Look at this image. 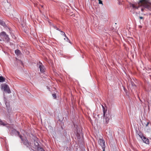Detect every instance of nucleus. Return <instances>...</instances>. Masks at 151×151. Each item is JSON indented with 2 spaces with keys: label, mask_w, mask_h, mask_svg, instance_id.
Masks as SVG:
<instances>
[{
  "label": "nucleus",
  "mask_w": 151,
  "mask_h": 151,
  "mask_svg": "<svg viewBox=\"0 0 151 151\" xmlns=\"http://www.w3.org/2000/svg\"><path fill=\"white\" fill-rule=\"evenodd\" d=\"M150 0H139L138 3L130 4V6L134 10L138 9L139 7L142 6L144 8H148L151 3Z\"/></svg>",
  "instance_id": "nucleus-1"
},
{
  "label": "nucleus",
  "mask_w": 151,
  "mask_h": 151,
  "mask_svg": "<svg viewBox=\"0 0 151 151\" xmlns=\"http://www.w3.org/2000/svg\"><path fill=\"white\" fill-rule=\"evenodd\" d=\"M101 106L103 108V113H104V116L105 119V122L106 123H108L109 120L110 119L111 116L110 115L109 112H106V110L105 111V108L102 105Z\"/></svg>",
  "instance_id": "nucleus-2"
},
{
  "label": "nucleus",
  "mask_w": 151,
  "mask_h": 151,
  "mask_svg": "<svg viewBox=\"0 0 151 151\" xmlns=\"http://www.w3.org/2000/svg\"><path fill=\"white\" fill-rule=\"evenodd\" d=\"M1 88L2 90L8 93H11L9 86L6 84H2L1 85Z\"/></svg>",
  "instance_id": "nucleus-3"
},
{
  "label": "nucleus",
  "mask_w": 151,
  "mask_h": 151,
  "mask_svg": "<svg viewBox=\"0 0 151 151\" xmlns=\"http://www.w3.org/2000/svg\"><path fill=\"white\" fill-rule=\"evenodd\" d=\"M0 36L4 37L7 41H9V35L6 34V32L4 31L1 32L0 33Z\"/></svg>",
  "instance_id": "nucleus-4"
},
{
  "label": "nucleus",
  "mask_w": 151,
  "mask_h": 151,
  "mask_svg": "<svg viewBox=\"0 0 151 151\" xmlns=\"http://www.w3.org/2000/svg\"><path fill=\"white\" fill-rule=\"evenodd\" d=\"M99 144L102 147V148L104 149L105 146L104 144V141L103 139H100L98 141Z\"/></svg>",
  "instance_id": "nucleus-5"
},
{
  "label": "nucleus",
  "mask_w": 151,
  "mask_h": 151,
  "mask_svg": "<svg viewBox=\"0 0 151 151\" xmlns=\"http://www.w3.org/2000/svg\"><path fill=\"white\" fill-rule=\"evenodd\" d=\"M39 68L40 71L41 73H42L45 72V68L42 63H40V65L39 66Z\"/></svg>",
  "instance_id": "nucleus-6"
},
{
  "label": "nucleus",
  "mask_w": 151,
  "mask_h": 151,
  "mask_svg": "<svg viewBox=\"0 0 151 151\" xmlns=\"http://www.w3.org/2000/svg\"><path fill=\"white\" fill-rule=\"evenodd\" d=\"M142 140L145 143L148 144L149 143V140L147 138L145 137L142 136L141 137Z\"/></svg>",
  "instance_id": "nucleus-7"
},
{
  "label": "nucleus",
  "mask_w": 151,
  "mask_h": 151,
  "mask_svg": "<svg viewBox=\"0 0 151 151\" xmlns=\"http://www.w3.org/2000/svg\"><path fill=\"white\" fill-rule=\"evenodd\" d=\"M24 144L26 145L27 147H29L30 145V143L28 142V140L27 139H25L23 142Z\"/></svg>",
  "instance_id": "nucleus-8"
},
{
  "label": "nucleus",
  "mask_w": 151,
  "mask_h": 151,
  "mask_svg": "<svg viewBox=\"0 0 151 151\" xmlns=\"http://www.w3.org/2000/svg\"><path fill=\"white\" fill-rule=\"evenodd\" d=\"M5 78L2 76H0V82H2L5 81Z\"/></svg>",
  "instance_id": "nucleus-9"
},
{
  "label": "nucleus",
  "mask_w": 151,
  "mask_h": 151,
  "mask_svg": "<svg viewBox=\"0 0 151 151\" xmlns=\"http://www.w3.org/2000/svg\"><path fill=\"white\" fill-rule=\"evenodd\" d=\"M0 24L2 25L3 27H5L6 26V24L5 22L1 20H0Z\"/></svg>",
  "instance_id": "nucleus-10"
},
{
  "label": "nucleus",
  "mask_w": 151,
  "mask_h": 151,
  "mask_svg": "<svg viewBox=\"0 0 151 151\" xmlns=\"http://www.w3.org/2000/svg\"><path fill=\"white\" fill-rule=\"evenodd\" d=\"M51 26L55 29H56L57 30H58L59 31H60V29H59L58 28H57L56 26H54L53 25H52Z\"/></svg>",
  "instance_id": "nucleus-11"
},
{
  "label": "nucleus",
  "mask_w": 151,
  "mask_h": 151,
  "mask_svg": "<svg viewBox=\"0 0 151 151\" xmlns=\"http://www.w3.org/2000/svg\"><path fill=\"white\" fill-rule=\"evenodd\" d=\"M15 53L17 54H18L20 53V51L18 50H15Z\"/></svg>",
  "instance_id": "nucleus-12"
},
{
  "label": "nucleus",
  "mask_w": 151,
  "mask_h": 151,
  "mask_svg": "<svg viewBox=\"0 0 151 151\" xmlns=\"http://www.w3.org/2000/svg\"><path fill=\"white\" fill-rule=\"evenodd\" d=\"M38 151H44V150L41 148L38 147L37 148Z\"/></svg>",
  "instance_id": "nucleus-13"
},
{
  "label": "nucleus",
  "mask_w": 151,
  "mask_h": 151,
  "mask_svg": "<svg viewBox=\"0 0 151 151\" xmlns=\"http://www.w3.org/2000/svg\"><path fill=\"white\" fill-rule=\"evenodd\" d=\"M149 124V122H148L146 124H145V123H143L142 124V125L144 126L145 125V127H147L148 126V124Z\"/></svg>",
  "instance_id": "nucleus-14"
},
{
  "label": "nucleus",
  "mask_w": 151,
  "mask_h": 151,
  "mask_svg": "<svg viewBox=\"0 0 151 151\" xmlns=\"http://www.w3.org/2000/svg\"><path fill=\"white\" fill-rule=\"evenodd\" d=\"M52 95L54 99H55L56 98V96L55 93L52 94Z\"/></svg>",
  "instance_id": "nucleus-15"
},
{
  "label": "nucleus",
  "mask_w": 151,
  "mask_h": 151,
  "mask_svg": "<svg viewBox=\"0 0 151 151\" xmlns=\"http://www.w3.org/2000/svg\"><path fill=\"white\" fill-rule=\"evenodd\" d=\"M61 33V35H65V33L64 32H63V31H62L61 30H60V31Z\"/></svg>",
  "instance_id": "nucleus-16"
},
{
  "label": "nucleus",
  "mask_w": 151,
  "mask_h": 151,
  "mask_svg": "<svg viewBox=\"0 0 151 151\" xmlns=\"http://www.w3.org/2000/svg\"><path fill=\"white\" fill-rule=\"evenodd\" d=\"M98 1H99V4H102V5L103 4L102 1H101V0H98Z\"/></svg>",
  "instance_id": "nucleus-17"
},
{
  "label": "nucleus",
  "mask_w": 151,
  "mask_h": 151,
  "mask_svg": "<svg viewBox=\"0 0 151 151\" xmlns=\"http://www.w3.org/2000/svg\"><path fill=\"white\" fill-rule=\"evenodd\" d=\"M34 144L36 146L38 145H39L38 143L37 142L35 141Z\"/></svg>",
  "instance_id": "nucleus-18"
},
{
  "label": "nucleus",
  "mask_w": 151,
  "mask_h": 151,
  "mask_svg": "<svg viewBox=\"0 0 151 151\" xmlns=\"http://www.w3.org/2000/svg\"><path fill=\"white\" fill-rule=\"evenodd\" d=\"M66 40L67 42H70V40L68 38V37H67L66 38Z\"/></svg>",
  "instance_id": "nucleus-19"
},
{
  "label": "nucleus",
  "mask_w": 151,
  "mask_h": 151,
  "mask_svg": "<svg viewBox=\"0 0 151 151\" xmlns=\"http://www.w3.org/2000/svg\"><path fill=\"white\" fill-rule=\"evenodd\" d=\"M6 4H7V5H8V6H10V4L9 3H8V2H7Z\"/></svg>",
  "instance_id": "nucleus-20"
},
{
  "label": "nucleus",
  "mask_w": 151,
  "mask_h": 151,
  "mask_svg": "<svg viewBox=\"0 0 151 151\" xmlns=\"http://www.w3.org/2000/svg\"><path fill=\"white\" fill-rule=\"evenodd\" d=\"M139 18L140 19H143V17H139Z\"/></svg>",
  "instance_id": "nucleus-21"
},
{
  "label": "nucleus",
  "mask_w": 151,
  "mask_h": 151,
  "mask_svg": "<svg viewBox=\"0 0 151 151\" xmlns=\"http://www.w3.org/2000/svg\"><path fill=\"white\" fill-rule=\"evenodd\" d=\"M141 10L142 12H143L144 10V9L143 8H141Z\"/></svg>",
  "instance_id": "nucleus-22"
},
{
  "label": "nucleus",
  "mask_w": 151,
  "mask_h": 151,
  "mask_svg": "<svg viewBox=\"0 0 151 151\" xmlns=\"http://www.w3.org/2000/svg\"><path fill=\"white\" fill-rule=\"evenodd\" d=\"M64 35V36H65V38H66L68 37L66 36V35Z\"/></svg>",
  "instance_id": "nucleus-23"
},
{
  "label": "nucleus",
  "mask_w": 151,
  "mask_h": 151,
  "mask_svg": "<svg viewBox=\"0 0 151 151\" xmlns=\"http://www.w3.org/2000/svg\"><path fill=\"white\" fill-rule=\"evenodd\" d=\"M20 138L21 139H22V140L23 141V140H22V138H21V136H20Z\"/></svg>",
  "instance_id": "nucleus-24"
},
{
  "label": "nucleus",
  "mask_w": 151,
  "mask_h": 151,
  "mask_svg": "<svg viewBox=\"0 0 151 151\" xmlns=\"http://www.w3.org/2000/svg\"><path fill=\"white\" fill-rule=\"evenodd\" d=\"M41 6L42 7H43V6L42 5H41Z\"/></svg>",
  "instance_id": "nucleus-25"
},
{
  "label": "nucleus",
  "mask_w": 151,
  "mask_h": 151,
  "mask_svg": "<svg viewBox=\"0 0 151 151\" xmlns=\"http://www.w3.org/2000/svg\"><path fill=\"white\" fill-rule=\"evenodd\" d=\"M2 40L1 39H0V42Z\"/></svg>",
  "instance_id": "nucleus-26"
},
{
  "label": "nucleus",
  "mask_w": 151,
  "mask_h": 151,
  "mask_svg": "<svg viewBox=\"0 0 151 151\" xmlns=\"http://www.w3.org/2000/svg\"><path fill=\"white\" fill-rule=\"evenodd\" d=\"M134 83H133V84H132V86H133V85H134Z\"/></svg>",
  "instance_id": "nucleus-27"
},
{
  "label": "nucleus",
  "mask_w": 151,
  "mask_h": 151,
  "mask_svg": "<svg viewBox=\"0 0 151 151\" xmlns=\"http://www.w3.org/2000/svg\"><path fill=\"white\" fill-rule=\"evenodd\" d=\"M134 83H133V84H132V86H133V85H134Z\"/></svg>",
  "instance_id": "nucleus-28"
},
{
  "label": "nucleus",
  "mask_w": 151,
  "mask_h": 151,
  "mask_svg": "<svg viewBox=\"0 0 151 151\" xmlns=\"http://www.w3.org/2000/svg\"><path fill=\"white\" fill-rule=\"evenodd\" d=\"M64 40H65V38H64Z\"/></svg>",
  "instance_id": "nucleus-29"
},
{
  "label": "nucleus",
  "mask_w": 151,
  "mask_h": 151,
  "mask_svg": "<svg viewBox=\"0 0 151 151\" xmlns=\"http://www.w3.org/2000/svg\"><path fill=\"white\" fill-rule=\"evenodd\" d=\"M103 151H104V149H103Z\"/></svg>",
  "instance_id": "nucleus-30"
}]
</instances>
